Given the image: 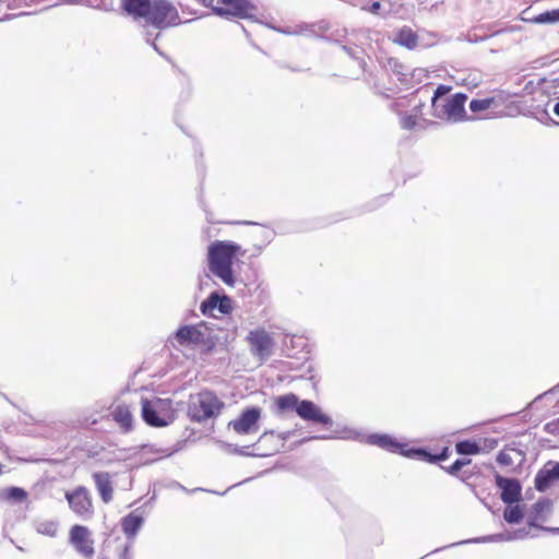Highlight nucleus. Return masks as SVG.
Instances as JSON below:
<instances>
[{"instance_id": "f704fd0d", "label": "nucleus", "mask_w": 559, "mask_h": 559, "mask_svg": "<svg viewBox=\"0 0 559 559\" xmlns=\"http://www.w3.org/2000/svg\"><path fill=\"white\" fill-rule=\"evenodd\" d=\"M380 8H381L380 2L376 1V2H373V3L370 5L369 11H370L371 13H373V14H377V13H378V11L380 10Z\"/></svg>"}, {"instance_id": "f257e3e1", "label": "nucleus", "mask_w": 559, "mask_h": 559, "mask_svg": "<svg viewBox=\"0 0 559 559\" xmlns=\"http://www.w3.org/2000/svg\"><path fill=\"white\" fill-rule=\"evenodd\" d=\"M120 7L133 21L157 29L181 23L178 9L169 0H121Z\"/></svg>"}, {"instance_id": "ddd939ff", "label": "nucleus", "mask_w": 559, "mask_h": 559, "mask_svg": "<svg viewBox=\"0 0 559 559\" xmlns=\"http://www.w3.org/2000/svg\"><path fill=\"white\" fill-rule=\"evenodd\" d=\"M95 488L103 503L108 504L114 499L112 476L108 472L99 471L92 474Z\"/></svg>"}, {"instance_id": "9d476101", "label": "nucleus", "mask_w": 559, "mask_h": 559, "mask_svg": "<svg viewBox=\"0 0 559 559\" xmlns=\"http://www.w3.org/2000/svg\"><path fill=\"white\" fill-rule=\"evenodd\" d=\"M246 341L249 345L250 353L261 361L266 360L273 354L275 342L264 328L250 331Z\"/></svg>"}, {"instance_id": "9b49d317", "label": "nucleus", "mask_w": 559, "mask_h": 559, "mask_svg": "<svg viewBox=\"0 0 559 559\" xmlns=\"http://www.w3.org/2000/svg\"><path fill=\"white\" fill-rule=\"evenodd\" d=\"M70 544L84 558L91 559L95 554L94 540L88 527L75 524L69 532Z\"/></svg>"}, {"instance_id": "0eeeda50", "label": "nucleus", "mask_w": 559, "mask_h": 559, "mask_svg": "<svg viewBox=\"0 0 559 559\" xmlns=\"http://www.w3.org/2000/svg\"><path fill=\"white\" fill-rule=\"evenodd\" d=\"M175 338L180 346L201 347L206 353L211 352L215 346L211 329L205 322L181 325L176 331Z\"/></svg>"}, {"instance_id": "473e14b6", "label": "nucleus", "mask_w": 559, "mask_h": 559, "mask_svg": "<svg viewBox=\"0 0 559 559\" xmlns=\"http://www.w3.org/2000/svg\"><path fill=\"white\" fill-rule=\"evenodd\" d=\"M43 532L50 536H55L57 533V526L53 523H48L45 525V530Z\"/></svg>"}, {"instance_id": "412c9836", "label": "nucleus", "mask_w": 559, "mask_h": 559, "mask_svg": "<svg viewBox=\"0 0 559 559\" xmlns=\"http://www.w3.org/2000/svg\"><path fill=\"white\" fill-rule=\"evenodd\" d=\"M111 416L124 432H129L132 429L133 416L127 405H117L112 409Z\"/></svg>"}, {"instance_id": "f3484780", "label": "nucleus", "mask_w": 559, "mask_h": 559, "mask_svg": "<svg viewBox=\"0 0 559 559\" xmlns=\"http://www.w3.org/2000/svg\"><path fill=\"white\" fill-rule=\"evenodd\" d=\"M498 445V441L493 438H485L483 444L472 440H463L455 444L456 452L462 455L478 454L484 450H493Z\"/></svg>"}, {"instance_id": "bb28decb", "label": "nucleus", "mask_w": 559, "mask_h": 559, "mask_svg": "<svg viewBox=\"0 0 559 559\" xmlns=\"http://www.w3.org/2000/svg\"><path fill=\"white\" fill-rule=\"evenodd\" d=\"M5 498L9 500L23 501L27 498V492L20 487H11L5 490Z\"/></svg>"}, {"instance_id": "20e7f679", "label": "nucleus", "mask_w": 559, "mask_h": 559, "mask_svg": "<svg viewBox=\"0 0 559 559\" xmlns=\"http://www.w3.org/2000/svg\"><path fill=\"white\" fill-rule=\"evenodd\" d=\"M224 407L225 403L215 392L204 389L190 396L187 416L192 423H205L218 417Z\"/></svg>"}, {"instance_id": "e433bc0d", "label": "nucleus", "mask_w": 559, "mask_h": 559, "mask_svg": "<svg viewBox=\"0 0 559 559\" xmlns=\"http://www.w3.org/2000/svg\"><path fill=\"white\" fill-rule=\"evenodd\" d=\"M550 531L559 532V528H551Z\"/></svg>"}, {"instance_id": "f03ea898", "label": "nucleus", "mask_w": 559, "mask_h": 559, "mask_svg": "<svg viewBox=\"0 0 559 559\" xmlns=\"http://www.w3.org/2000/svg\"><path fill=\"white\" fill-rule=\"evenodd\" d=\"M245 253L246 251L242 250L239 245L216 240L209 247V267L211 272L226 285L234 286L233 261L237 255H243Z\"/></svg>"}, {"instance_id": "aec40b11", "label": "nucleus", "mask_w": 559, "mask_h": 559, "mask_svg": "<svg viewBox=\"0 0 559 559\" xmlns=\"http://www.w3.org/2000/svg\"><path fill=\"white\" fill-rule=\"evenodd\" d=\"M418 35L409 26L401 27L396 33L393 41L402 47L413 50L418 45Z\"/></svg>"}, {"instance_id": "4be33fe9", "label": "nucleus", "mask_w": 559, "mask_h": 559, "mask_svg": "<svg viewBox=\"0 0 559 559\" xmlns=\"http://www.w3.org/2000/svg\"><path fill=\"white\" fill-rule=\"evenodd\" d=\"M523 509L519 504H509L503 512V519L510 524H518L523 519Z\"/></svg>"}, {"instance_id": "c9c22d12", "label": "nucleus", "mask_w": 559, "mask_h": 559, "mask_svg": "<svg viewBox=\"0 0 559 559\" xmlns=\"http://www.w3.org/2000/svg\"><path fill=\"white\" fill-rule=\"evenodd\" d=\"M554 112L559 117V102L555 104L554 106Z\"/></svg>"}, {"instance_id": "7c9ffc66", "label": "nucleus", "mask_w": 559, "mask_h": 559, "mask_svg": "<svg viewBox=\"0 0 559 559\" xmlns=\"http://www.w3.org/2000/svg\"><path fill=\"white\" fill-rule=\"evenodd\" d=\"M471 463L469 459H461L456 460L452 465L445 467V472L450 475L456 476L463 466L468 465Z\"/></svg>"}, {"instance_id": "a878e982", "label": "nucleus", "mask_w": 559, "mask_h": 559, "mask_svg": "<svg viewBox=\"0 0 559 559\" xmlns=\"http://www.w3.org/2000/svg\"><path fill=\"white\" fill-rule=\"evenodd\" d=\"M552 503L550 500H539L534 504V511L536 512V515L532 519L530 522L531 525L535 526V522L538 520V514L544 512H549L551 510Z\"/></svg>"}, {"instance_id": "4468645a", "label": "nucleus", "mask_w": 559, "mask_h": 559, "mask_svg": "<svg viewBox=\"0 0 559 559\" xmlns=\"http://www.w3.org/2000/svg\"><path fill=\"white\" fill-rule=\"evenodd\" d=\"M297 414L305 420L328 426L332 424V419L329 415L321 412L311 401H301L297 406Z\"/></svg>"}, {"instance_id": "39448f33", "label": "nucleus", "mask_w": 559, "mask_h": 559, "mask_svg": "<svg viewBox=\"0 0 559 559\" xmlns=\"http://www.w3.org/2000/svg\"><path fill=\"white\" fill-rule=\"evenodd\" d=\"M370 442L392 453H399L407 457L417 456L428 463H437L444 461L450 456L448 447H443L440 452L430 453L424 449H407L406 443L396 441L388 435H372L369 437Z\"/></svg>"}, {"instance_id": "423d86ee", "label": "nucleus", "mask_w": 559, "mask_h": 559, "mask_svg": "<svg viewBox=\"0 0 559 559\" xmlns=\"http://www.w3.org/2000/svg\"><path fill=\"white\" fill-rule=\"evenodd\" d=\"M141 415L144 423L151 427H166L174 420V407L170 399H142Z\"/></svg>"}, {"instance_id": "72a5a7b5", "label": "nucleus", "mask_w": 559, "mask_h": 559, "mask_svg": "<svg viewBox=\"0 0 559 559\" xmlns=\"http://www.w3.org/2000/svg\"><path fill=\"white\" fill-rule=\"evenodd\" d=\"M130 546H123L121 552L119 554V559H130Z\"/></svg>"}, {"instance_id": "f8f14e48", "label": "nucleus", "mask_w": 559, "mask_h": 559, "mask_svg": "<svg viewBox=\"0 0 559 559\" xmlns=\"http://www.w3.org/2000/svg\"><path fill=\"white\" fill-rule=\"evenodd\" d=\"M261 409L250 407L245 409L239 417L229 423V427L238 435H251L259 430Z\"/></svg>"}, {"instance_id": "6e6552de", "label": "nucleus", "mask_w": 559, "mask_h": 559, "mask_svg": "<svg viewBox=\"0 0 559 559\" xmlns=\"http://www.w3.org/2000/svg\"><path fill=\"white\" fill-rule=\"evenodd\" d=\"M69 509L82 520H91L95 514L94 498L91 490L79 485L64 492Z\"/></svg>"}, {"instance_id": "2eb2a0df", "label": "nucleus", "mask_w": 559, "mask_h": 559, "mask_svg": "<svg viewBox=\"0 0 559 559\" xmlns=\"http://www.w3.org/2000/svg\"><path fill=\"white\" fill-rule=\"evenodd\" d=\"M201 311L205 316H212L215 309L222 314H228L231 311V300L227 296H219L212 293L204 301H202Z\"/></svg>"}, {"instance_id": "6ab92c4d", "label": "nucleus", "mask_w": 559, "mask_h": 559, "mask_svg": "<svg viewBox=\"0 0 559 559\" xmlns=\"http://www.w3.org/2000/svg\"><path fill=\"white\" fill-rule=\"evenodd\" d=\"M143 516L138 511H132L121 520V528L124 535L133 538L143 525Z\"/></svg>"}, {"instance_id": "dca6fc26", "label": "nucleus", "mask_w": 559, "mask_h": 559, "mask_svg": "<svg viewBox=\"0 0 559 559\" xmlns=\"http://www.w3.org/2000/svg\"><path fill=\"white\" fill-rule=\"evenodd\" d=\"M496 484L501 488V500L504 503L511 504L518 501L521 497V485L518 480L504 478L500 475L496 476Z\"/></svg>"}, {"instance_id": "cd10ccee", "label": "nucleus", "mask_w": 559, "mask_h": 559, "mask_svg": "<svg viewBox=\"0 0 559 559\" xmlns=\"http://www.w3.org/2000/svg\"><path fill=\"white\" fill-rule=\"evenodd\" d=\"M419 116L417 114L403 115L400 119L401 127L405 130H413L418 124Z\"/></svg>"}, {"instance_id": "2f4dec72", "label": "nucleus", "mask_w": 559, "mask_h": 559, "mask_svg": "<svg viewBox=\"0 0 559 559\" xmlns=\"http://www.w3.org/2000/svg\"><path fill=\"white\" fill-rule=\"evenodd\" d=\"M544 430L547 432V433H550V435H555V436H559V417L547 423L545 426H544Z\"/></svg>"}, {"instance_id": "a211bd4d", "label": "nucleus", "mask_w": 559, "mask_h": 559, "mask_svg": "<svg viewBox=\"0 0 559 559\" xmlns=\"http://www.w3.org/2000/svg\"><path fill=\"white\" fill-rule=\"evenodd\" d=\"M557 479H559V462L548 463L537 473L535 477V488L538 491H545Z\"/></svg>"}, {"instance_id": "393cba45", "label": "nucleus", "mask_w": 559, "mask_h": 559, "mask_svg": "<svg viewBox=\"0 0 559 559\" xmlns=\"http://www.w3.org/2000/svg\"><path fill=\"white\" fill-rule=\"evenodd\" d=\"M493 105H496V97L473 99L469 103V109L473 112H480L491 108Z\"/></svg>"}, {"instance_id": "b1692460", "label": "nucleus", "mask_w": 559, "mask_h": 559, "mask_svg": "<svg viewBox=\"0 0 559 559\" xmlns=\"http://www.w3.org/2000/svg\"><path fill=\"white\" fill-rule=\"evenodd\" d=\"M276 406L280 411H287V409H296L300 402H298V397L293 394H285L282 396H278L275 401Z\"/></svg>"}, {"instance_id": "7ed1b4c3", "label": "nucleus", "mask_w": 559, "mask_h": 559, "mask_svg": "<svg viewBox=\"0 0 559 559\" xmlns=\"http://www.w3.org/2000/svg\"><path fill=\"white\" fill-rule=\"evenodd\" d=\"M452 87L449 85L440 84L437 86L431 99L433 116L452 122L465 121L468 119L465 110V103L467 100L466 94L456 93L445 98L443 103L439 102V99L450 93Z\"/></svg>"}, {"instance_id": "c85d7f7f", "label": "nucleus", "mask_w": 559, "mask_h": 559, "mask_svg": "<svg viewBox=\"0 0 559 559\" xmlns=\"http://www.w3.org/2000/svg\"><path fill=\"white\" fill-rule=\"evenodd\" d=\"M386 67L389 68L390 71L396 73L397 75H406V67L396 58H389L386 61Z\"/></svg>"}, {"instance_id": "1a4fd4ad", "label": "nucleus", "mask_w": 559, "mask_h": 559, "mask_svg": "<svg viewBox=\"0 0 559 559\" xmlns=\"http://www.w3.org/2000/svg\"><path fill=\"white\" fill-rule=\"evenodd\" d=\"M206 7L219 16L237 19L250 17L255 10L248 0H210Z\"/></svg>"}, {"instance_id": "5701e85b", "label": "nucleus", "mask_w": 559, "mask_h": 559, "mask_svg": "<svg viewBox=\"0 0 559 559\" xmlns=\"http://www.w3.org/2000/svg\"><path fill=\"white\" fill-rule=\"evenodd\" d=\"M528 22L533 24H552L559 22V9H555L551 11H546L544 13H540L530 20Z\"/></svg>"}, {"instance_id": "c756f323", "label": "nucleus", "mask_w": 559, "mask_h": 559, "mask_svg": "<svg viewBox=\"0 0 559 559\" xmlns=\"http://www.w3.org/2000/svg\"><path fill=\"white\" fill-rule=\"evenodd\" d=\"M514 449H503L501 450L497 455V462L501 466H511L513 465V459L511 456V452H513Z\"/></svg>"}]
</instances>
